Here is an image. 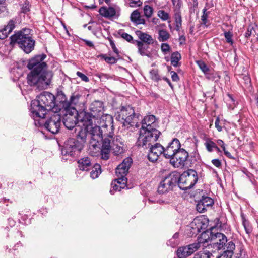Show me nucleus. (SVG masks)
Masks as SVG:
<instances>
[{
  "mask_svg": "<svg viewBox=\"0 0 258 258\" xmlns=\"http://www.w3.org/2000/svg\"><path fill=\"white\" fill-rule=\"evenodd\" d=\"M64 94L62 87L57 89L56 98L51 93L43 92L37 96V99L32 100L30 111L35 125H37V118L44 119L47 112H63L64 111Z\"/></svg>",
  "mask_w": 258,
  "mask_h": 258,
  "instance_id": "nucleus-1",
  "label": "nucleus"
},
{
  "mask_svg": "<svg viewBox=\"0 0 258 258\" xmlns=\"http://www.w3.org/2000/svg\"><path fill=\"white\" fill-rule=\"evenodd\" d=\"M44 54L35 56L30 60L27 67L31 71L27 75L28 84L35 89L42 90L47 88L52 78L51 72L47 71V64L44 62Z\"/></svg>",
  "mask_w": 258,
  "mask_h": 258,
  "instance_id": "nucleus-2",
  "label": "nucleus"
},
{
  "mask_svg": "<svg viewBox=\"0 0 258 258\" xmlns=\"http://www.w3.org/2000/svg\"><path fill=\"white\" fill-rule=\"evenodd\" d=\"M99 125L93 124L89 127V137L90 138V149H100V142H102L104 138L111 137L114 131L113 118L111 116L106 114L100 118V121H97Z\"/></svg>",
  "mask_w": 258,
  "mask_h": 258,
  "instance_id": "nucleus-3",
  "label": "nucleus"
},
{
  "mask_svg": "<svg viewBox=\"0 0 258 258\" xmlns=\"http://www.w3.org/2000/svg\"><path fill=\"white\" fill-rule=\"evenodd\" d=\"M89 127L87 125L83 127L78 126L75 128V132L78 131L76 134L78 140L70 138L68 140L66 144V156L70 155L71 157H75L78 155L83 148V144L86 142L87 137H89Z\"/></svg>",
  "mask_w": 258,
  "mask_h": 258,
  "instance_id": "nucleus-4",
  "label": "nucleus"
},
{
  "mask_svg": "<svg viewBox=\"0 0 258 258\" xmlns=\"http://www.w3.org/2000/svg\"><path fill=\"white\" fill-rule=\"evenodd\" d=\"M217 227L213 226L209 229L202 231L199 237L200 241L201 244L211 241V244L213 245L214 248L226 250V245L229 241L224 234L217 232Z\"/></svg>",
  "mask_w": 258,
  "mask_h": 258,
  "instance_id": "nucleus-5",
  "label": "nucleus"
},
{
  "mask_svg": "<svg viewBox=\"0 0 258 258\" xmlns=\"http://www.w3.org/2000/svg\"><path fill=\"white\" fill-rule=\"evenodd\" d=\"M29 29H23L15 32L10 37V44H17L26 53H30L34 48L35 41L32 38Z\"/></svg>",
  "mask_w": 258,
  "mask_h": 258,
  "instance_id": "nucleus-6",
  "label": "nucleus"
},
{
  "mask_svg": "<svg viewBox=\"0 0 258 258\" xmlns=\"http://www.w3.org/2000/svg\"><path fill=\"white\" fill-rule=\"evenodd\" d=\"M114 117L123 126H135L136 127L139 126L140 118H142L140 114L135 111L134 108L130 105L121 106L115 113Z\"/></svg>",
  "mask_w": 258,
  "mask_h": 258,
  "instance_id": "nucleus-7",
  "label": "nucleus"
},
{
  "mask_svg": "<svg viewBox=\"0 0 258 258\" xmlns=\"http://www.w3.org/2000/svg\"><path fill=\"white\" fill-rule=\"evenodd\" d=\"M64 111L63 112L54 113L50 118L46 122H44L43 119L37 118L36 126L44 125L46 128L52 134H56L58 132L61 121L64 124Z\"/></svg>",
  "mask_w": 258,
  "mask_h": 258,
  "instance_id": "nucleus-8",
  "label": "nucleus"
},
{
  "mask_svg": "<svg viewBox=\"0 0 258 258\" xmlns=\"http://www.w3.org/2000/svg\"><path fill=\"white\" fill-rule=\"evenodd\" d=\"M178 175L177 184L183 190L191 188L198 180L197 172L192 169H188L181 175L178 172Z\"/></svg>",
  "mask_w": 258,
  "mask_h": 258,
  "instance_id": "nucleus-9",
  "label": "nucleus"
},
{
  "mask_svg": "<svg viewBox=\"0 0 258 258\" xmlns=\"http://www.w3.org/2000/svg\"><path fill=\"white\" fill-rule=\"evenodd\" d=\"M161 133L158 130H147L141 128L140 134L138 139V146L147 148L158 139Z\"/></svg>",
  "mask_w": 258,
  "mask_h": 258,
  "instance_id": "nucleus-10",
  "label": "nucleus"
},
{
  "mask_svg": "<svg viewBox=\"0 0 258 258\" xmlns=\"http://www.w3.org/2000/svg\"><path fill=\"white\" fill-rule=\"evenodd\" d=\"M178 176V172H172L165 176L158 186V192L164 194L172 190L177 184Z\"/></svg>",
  "mask_w": 258,
  "mask_h": 258,
  "instance_id": "nucleus-11",
  "label": "nucleus"
},
{
  "mask_svg": "<svg viewBox=\"0 0 258 258\" xmlns=\"http://www.w3.org/2000/svg\"><path fill=\"white\" fill-rule=\"evenodd\" d=\"M133 160L130 157H127L123 160L116 168L115 173L119 180H121V185L124 186L125 182L127 181L126 176L128 172V170L132 164Z\"/></svg>",
  "mask_w": 258,
  "mask_h": 258,
  "instance_id": "nucleus-12",
  "label": "nucleus"
},
{
  "mask_svg": "<svg viewBox=\"0 0 258 258\" xmlns=\"http://www.w3.org/2000/svg\"><path fill=\"white\" fill-rule=\"evenodd\" d=\"M188 157V153L185 149L180 148L170 159V162L174 167H182L186 164Z\"/></svg>",
  "mask_w": 258,
  "mask_h": 258,
  "instance_id": "nucleus-13",
  "label": "nucleus"
},
{
  "mask_svg": "<svg viewBox=\"0 0 258 258\" xmlns=\"http://www.w3.org/2000/svg\"><path fill=\"white\" fill-rule=\"evenodd\" d=\"M201 245V242L200 241V238L198 237L197 242L178 248L176 251L177 255L179 258H186L198 250Z\"/></svg>",
  "mask_w": 258,
  "mask_h": 258,
  "instance_id": "nucleus-14",
  "label": "nucleus"
},
{
  "mask_svg": "<svg viewBox=\"0 0 258 258\" xmlns=\"http://www.w3.org/2000/svg\"><path fill=\"white\" fill-rule=\"evenodd\" d=\"M78 111L75 107H71L70 109L66 107V128L70 130L77 127L78 121Z\"/></svg>",
  "mask_w": 258,
  "mask_h": 258,
  "instance_id": "nucleus-15",
  "label": "nucleus"
},
{
  "mask_svg": "<svg viewBox=\"0 0 258 258\" xmlns=\"http://www.w3.org/2000/svg\"><path fill=\"white\" fill-rule=\"evenodd\" d=\"M103 104L99 101H95L90 104L89 107L90 113L93 116L95 123H96L95 120L100 121V118L105 116V115H103Z\"/></svg>",
  "mask_w": 258,
  "mask_h": 258,
  "instance_id": "nucleus-16",
  "label": "nucleus"
},
{
  "mask_svg": "<svg viewBox=\"0 0 258 258\" xmlns=\"http://www.w3.org/2000/svg\"><path fill=\"white\" fill-rule=\"evenodd\" d=\"M164 147L159 143H156L150 147L149 152L148 155V159L151 162H155L159 156L163 155L164 156Z\"/></svg>",
  "mask_w": 258,
  "mask_h": 258,
  "instance_id": "nucleus-17",
  "label": "nucleus"
},
{
  "mask_svg": "<svg viewBox=\"0 0 258 258\" xmlns=\"http://www.w3.org/2000/svg\"><path fill=\"white\" fill-rule=\"evenodd\" d=\"M180 147L179 140L177 138H174L168 145L164 148V157L170 159Z\"/></svg>",
  "mask_w": 258,
  "mask_h": 258,
  "instance_id": "nucleus-18",
  "label": "nucleus"
},
{
  "mask_svg": "<svg viewBox=\"0 0 258 258\" xmlns=\"http://www.w3.org/2000/svg\"><path fill=\"white\" fill-rule=\"evenodd\" d=\"M111 138L110 137H106L104 139L103 141L102 142V146L101 148L100 147V149H96V150H100V155L102 159L107 160L109 158L110 151L111 150Z\"/></svg>",
  "mask_w": 258,
  "mask_h": 258,
  "instance_id": "nucleus-19",
  "label": "nucleus"
},
{
  "mask_svg": "<svg viewBox=\"0 0 258 258\" xmlns=\"http://www.w3.org/2000/svg\"><path fill=\"white\" fill-rule=\"evenodd\" d=\"M207 223L208 221L205 218H198L195 219L190 224L193 234H197L201 232L202 230H205L207 227Z\"/></svg>",
  "mask_w": 258,
  "mask_h": 258,
  "instance_id": "nucleus-20",
  "label": "nucleus"
},
{
  "mask_svg": "<svg viewBox=\"0 0 258 258\" xmlns=\"http://www.w3.org/2000/svg\"><path fill=\"white\" fill-rule=\"evenodd\" d=\"M99 12L100 15L106 18L116 19L120 15V9L118 7L114 8L112 7L109 8L102 7L99 9Z\"/></svg>",
  "mask_w": 258,
  "mask_h": 258,
  "instance_id": "nucleus-21",
  "label": "nucleus"
},
{
  "mask_svg": "<svg viewBox=\"0 0 258 258\" xmlns=\"http://www.w3.org/2000/svg\"><path fill=\"white\" fill-rule=\"evenodd\" d=\"M111 150L113 151L115 155H117L123 152V143L121 138L119 136H114V132L111 135Z\"/></svg>",
  "mask_w": 258,
  "mask_h": 258,
  "instance_id": "nucleus-22",
  "label": "nucleus"
},
{
  "mask_svg": "<svg viewBox=\"0 0 258 258\" xmlns=\"http://www.w3.org/2000/svg\"><path fill=\"white\" fill-rule=\"evenodd\" d=\"M214 204L213 200L208 196H202L198 201L196 208L200 213H204L207 210V208L212 206Z\"/></svg>",
  "mask_w": 258,
  "mask_h": 258,
  "instance_id": "nucleus-23",
  "label": "nucleus"
},
{
  "mask_svg": "<svg viewBox=\"0 0 258 258\" xmlns=\"http://www.w3.org/2000/svg\"><path fill=\"white\" fill-rule=\"evenodd\" d=\"M16 21L12 19L10 20L6 25L0 29V39H4L7 38L8 35L12 32L15 28Z\"/></svg>",
  "mask_w": 258,
  "mask_h": 258,
  "instance_id": "nucleus-24",
  "label": "nucleus"
},
{
  "mask_svg": "<svg viewBox=\"0 0 258 258\" xmlns=\"http://www.w3.org/2000/svg\"><path fill=\"white\" fill-rule=\"evenodd\" d=\"M156 126V118L155 116L153 115H149L144 117L142 121L141 128L152 131L153 130H157L155 128Z\"/></svg>",
  "mask_w": 258,
  "mask_h": 258,
  "instance_id": "nucleus-25",
  "label": "nucleus"
},
{
  "mask_svg": "<svg viewBox=\"0 0 258 258\" xmlns=\"http://www.w3.org/2000/svg\"><path fill=\"white\" fill-rule=\"evenodd\" d=\"M78 121H80L83 123V126L87 125L89 126L93 124V116L89 112H87L85 111H82L80 112H78Z\"/></svg>",
  "mask_w": 258,
  "mask_h": 258,
  "instance_id": "nucleus-26",
  "label": "nucleus"
},
{
  "mask_svg": "<svg viewBox=\"0 0 258 258\" xmlns=\"http://www.w3.org/2000/svg\"><path fill=\"white\" fill-rule=\"evenodd\" d=\"M133 44H136L138 47V52L142 56H146L148 57H150L151 53L148 50L149 44H147L142 43L141 41L135 40L132 42Z\"/></svg>",
  "mask_w": 258,
  "mask_h": 258,
  "instance_id": "nucleus-27",
  "label": "nucleus"
},
{
  "mask_svg": "<svg viewBox=\"0 0 258 258\" xmlns=\"http://www.w3.org/2000/svg\"><path fill=\"white\" fill-rule=\"evenodd\" d=\"M135 33L140 39V41L142 42V43L147 44H152L154 43V40L151 35L140 30H137Z\"/></svg>",
  "mask_w": 258,
  "mask_h": 258,
  "instance_id": "nucleus-28",
  "label": "nucleus"
},
{
  "mask_svg": "<svg viewBox=\"0 0 258 258\" xmlns=\"http://www.w3.org/2000/svg\"><path fill=\"white\" fill-rule=\"evenodd\" d=\"M226 246V250H224L223 253L217 258H231L235 248V244L232 241H230V242L227 243Z\"/></svg>",
  "mask_w": 258,
  "mask_h": 258,
  "instance_id": "nucleus-29",
  "label": "nucleus"
},
{
  "mask_svg": "<svg viewBox=\"0 0 258 258\" xmlns=\"http://www.w3.org/2000/svg\"><path fill=\"white\" fill-rule=\"evenodd\" d=\"M131 21L136 25L139 24H145V20L141 15L140 13L138 10H134L130 16Z\"/></svg>",
  "mask_w": 258,
  "mask_h": 258,
  "instance_id": "nucleus-30",
  "label": "nucleus"
},
{
  "mask_svg": "<svg viewBox=\"0 0 258 258\" xmlns=\"http://www.w3.org/2000/svg\"><path fill=\"white\" fill-rule=\"evenodd\" d=\"M78 163L79 169L82 171H88L92 167L90 159L88 157L81 158Z\"/></svg>",
  "mask_w": 258,
  "mask_h": 258,
  "instance_id": "nucleus-31",
  "label": "nucleus"
},
{
  "mask_svg": "<svg viewBox=\"0 0 258 258\" xmlns=\"http://www.w3.org/2000/svg\"><path fill=\"white\" fill-rule=\"evenodd\" d=\"M121 180H119V178L115 179L111 183L112 188L110 190V192L111 195H113L114 194L115 191H120L121 189L124 188L126 186L127 181L125 182L124 186H122L121 182Z\"/></svg>",
  "mask_w": 258,
  "mask_h": 258,
  "instance_id": "nucleus-32",
  "label": "nucleus"
},
{
  "mask_svg": "<svg viewBox=\"0 0 258 258\" xmlns=\"http://www.w3.org/2000/svg\"><path fill=\"white\" fill-rule=\"evenodd\" d=\"M80 95L78 94L73 93L70 97V100H66V107L70 109L71 107H75V106L78 103Z\"/></svg>",
  "mask_w": 258,
  "mask_h": 258,
  "instance_id": "nucleus-33",
  "label": "nucleus"
},
{
  "mask_svg": "<svg viewBox=\"0 0 258 258\" xmlns=\"http://www.w3.org/2000/svg\"><path fill=\"white\" fill-rule=\"evenodd\" d=\"M159 36L158 39L160 42H164L168 40L170 35L169 33L166 30L160 29L158 31Z\"/></svg>",
  "mask_w": 258,
  "mask_h": 258,
  "instance_id": "nucleus-34",
  "label": "nucleus"
},
{
  "mask_svg": "<svg viewBox=\"0 0 258 258\" xmlns=\"http://www.w3.org/2000/svg\"><path fill=\"white\" fill-rule=\"evenodd\" d=\"M181 56L178 52H173L171 56V63L174 67H177L179 61L181 59Z\"/></svg>",
  "mask_w": 258,
  "mask_h": 258,
  "instance_id": "nucleus-35",
  "label": "nucleus"
},
{
  "mask_svg": "<svg viewBox=\"0 0 258 258\" xmlns=\"http://www.w3.org/2000/svg\"><path fill=\"white\" fill-rule=\"evenodd\" d=\"M206 78L209 80H212L215 82H218L219 81L220 76L218 72H208L206 75H205Z\"/></svg>",
  "mask_w": 258,
  "mask_h": 258,
  "instance_id": "nucleus-36",
  "label": "nucleus"
},
{
  "mask_svg": "<svg viewBox=\"0 0 258 258\" xmlns=\"http://www.w3.org/2000/svg\"><path fill=\"white\" fill-rule=\"evenodd\" d=\"M100 173L101 166L99 164H96L93 167V169L90 172V176L92 179H95Z\"/></svg>",
  "mask_w": 258,
  "mask_h": 258,
  "instance_id": "nucleus-37",
  "label": "nucleus"
},
{
  "mask_svg": "<svg viewBox=\"0 0 258 258\" xmlns=\"http://www.w3.org/2000/svg\"><path fill=\"white\" fill-rule=\"evenodd\" d=\"M212 254L208 250L200 251L195 255L194 258H211Z\"/></svg>",
  "mask_w": 258,
  "mask_h": 258,
  "instance_id": "nucleus-38",
  "label": "nucleus"
},
{
  "mask_svg": "<svg viewBox=\"0 0 258 258\" xmlns=\"http://www.w3.org/2000/svg\"><path fill=\"white\" fill-rule=\"evenodd\" d=\"M196 63L201 71L204 73L205 75L210 71L209 68L206 64L202 60L196 61Z\"/></svg>",
  "mask_w": 258,
  "mask_h": 258,
  "instance_id": "nucleus-39",
  "label": "nucleus"
},
{
  "mask_svg": "<svg viewBox=\"0 0 258 258\" xmlns=\"http://www.w3.org/2000/svg\"><path fill=\"white\" fill-rule=\"evenodd\" d=\"M100 57L104 59L106 62L110 64H115L117 61V59L116 58L112 56H107L105 54H101L100 55Z\"/></svg>",
  "mask_w": 258,
  "mask_h": 258,
  "instance_id": "nucleus-40",
  "label": "nucleus"
},
{
  "mask_svg": "<svg viewBox=\"0 0 258 258\" xmlns=\"http://www.w3.org/2000/svg\"><path fill=\"white\" fill-rule=\"evenodd\" d=\"M118 34L123 39H125V40H126L128 42H131L132 43L133 41H134L133 40V37L131 35L128 34H127L126 33L124 32L122 30H119V31Z\"/></svg>",
  "mask_w": 258,
  "mask_h": 258,
  "instance_id": "nucleus-41",
  "label": "nucleus"
},
{
  "mask_svg": "<svg viewBox=\"0 0 258 258\" xmlns=\"http://www.w3.org/2000/svg\"><path fill=\"white\" fill-rule=\"evenodd\" d=\"M144 13L147 18H150L153 13V9L149 5H145L144 7Z\"/></svg>",
  "mask_w": 258,
  "mask_h": 258,
  "instance_id": "nucleus-42",
  "label": "nucleus"
},
{
  "mask_svg": "<svg viewBox=\"0 0 258 258\" xmlns=\"http://www.w3.org/2000/svg\"><path fill=\"white\" fill-rule=\"evenodd\" d=\"M242 225L247 234H248L251 232L252 229L249 225V222L243 217H242Z\"/></svg>",
  "mask_w": 258,
  "mask_h": 258,
  "instance_id": "nucleus-43",
  "label": "nucleus"
},
{
  "mask_svg": "<svg viewBox=\"0 0 258 258\" xmlns=\"http://www.w3.org/2000/svg\"><path fill=\"white\" fill-rule=\"evenodd\" d=\"M150 73L152 80L155 81H159L161 80L157 70L152 69Z\"/></svg>",
  "mask_w": 258,
  "mask_h": 258,
  "instance_id": "nucleus-44",
  "label": "nucleus"
},
{
  "mask_svg": "<svg viewBox=\"0 0 258 258\" xmlns=\"http://www.w3.org/2000/svg\"><path fill=\"white\" fill-rule=\"evenodd\" d=\"M158 16L163 21H166L170 18L169 14L164 10H159L158 12Z\"/></svg>",
  "mask_w": 258,
  "mask_h": 258,
  "instance_id": "nucleus-45",
  "label": "nucleus"
},
{
  "mask_svg": "<svg viewBox=\"0 0 258 258\" xmlns=\"http://www.w3.org/2000/svg\"><path fill=\"white\" fill-rule=\"evenodd\" d=\"M205 145L207 151L211 152L213 151L214 147H215V143L210 140H208L205 143Z\"/></svg>",
  "mask_w": 258,
  "mask_h": 258,
  "instance_id": "nucleus-46",
  "label": "nucleus"
},
{
  "mask_svg": "<svg viewBox=\"0 0 258 258\" xmlns=\"http://www.w3.org/2000/svg\"><path fill=\"white\" fill-rule=\"evenodd\" d=\"M161 49L164 54H166L170 52L171 48L168 44L163 43L161 44Z\"/></svg>",
  "mask_w": 258,
  "mask_h": 258,
  "instance_id": "nucleus-47",
  "label": "nucleus"
},
{
  "mask_svg": "<svg viewBox=\"0 0 258 258\" xmlns=\"http://www.w3.org/2000/svg\"><path fill=\"white\" fill-rule=\"evenodd\" d=\"M207 11L206 8H204L203 10V15L201 16V20H202V24L205 25L206 27H207V17H208V14L206 12Z\"/></svg>",
  "mask_w": 258,
  "mask_h": 258,
  "instance_id": "nucleus-48",
  "label": "nucleus"
},
{
  "mask_svg": "<svg viewBox=\"0 0 258 258\" xmlns=\"http://www.w3.org/2000/svg\"><path fill=\"white\" fill-rule=\"evenodd\" d=\"M224 37L226 40V42L228 43H230L231 44H233V40L232 39V33L229 32H225L224 33Z\"/></svg>",
  "mask_w": 258,
  "mask_h": 258,
  "instance_id": "nucleus-49",
  "label": "nucleus"
},
{
  "mask_svg": "<svg viewBox=\"0 0 258 258\" xmlns=\"http://www.w3.org/2000/svg\"><path fill=\"white\" fill-rule=\"evenodd\" d=\"M30 10L29 5L28 2H25L21 7V12L27 13Z\"/></svg>",
  "mask_w": 258,
  "mask_h": 258,
  "instance_id": "nucleus-50",
  "label": "nucleus"
},
{
  "mask_svg": "<svg viewBox=\"0 0 258 258\" xmlns=\"http://www.w3.org/2000/svg\"><path fill=\"white\" fill-rule=\"evenodd\" d=\"M77 75L81 79V80L85 82L89 81V79L87 76L80 72H77Z\"/></svg>",
  "mask_w": 258,
  "mask_h": 258,
  "instance_id": "nucleus-51",
  "label": "nucleus"
},
{
  "mask_svg": "<svg viewBox=\"0 0 258 258\" xmlns=\"http://www.w3.org/2000/svg\"><path fill=\"white\" fill-rule=\"evenodd\" d=\"M131 7L140 6L142 5V2L140 0H129Z\"/></svg>",
  "mask_w": 258,
  "mask_h": 258,
  "instance_id": "nucleus-52",
  "label": "nucleus"
},
{
  "mask_svg": "<svg viewBox=\"0 0 258 258\" xmlns=\"http://www.w3.org/2000/svg\"><path fill=\"white\" fill-rule=\"evenodd\" d=\"M175 23H182V18L181 14L179 12L175 14Z\"/></svg>",
  "mask_w": 258,
  "mask_h": 258,
  "instance_id": "nucleus-53",
  "label": "nucleus"
},
{
  "mask_svg": "<svg viewBox=\"0 0 258 258\" xmlns=\"http://www.w3.org/2000/svg\"><path fill=\"white\" fill-rule=\"evenodd\" d=\"M178 241H175V240H173V239L171 238L167 241V244L171 247H174L178 244Z\"/></svg>",
  "mask_w": 258,
  "mask_h": 258,
  "instance_id": "nucleus-54",
  "label": "nucleus"
},
{
  "mask_svg": "<svg viewBox=\"0 0 258 258\" xmlns=\"http://www.w3.org/2000/svg\"><path fill=\"white\" fill-rule=\"evenodd\" d=\"M212 164L216 167L219 168L221 166V162L218 159H213L212 160Z\"/></svg>",
  "mask_w": 258,
  "mask_h": 258,
  "instance_id": "nucleus-55",
  "label": "nucleus"
},
{
  "mask_svg": "<svg viewBox=\"0 0 258 258\" xmlns=\"http://www.w3.org/2000/svg\"><path fill=\"white\" fill-rule=\"evenodd\" d=\"M171 74L172 80L173 81L177 82L179 80V78L175 72L172 71Z\"/></svg>",
  "mask_w": 258,
  "mask_h": 258,
  "instance_id": "nucleus-56",
  "label": "nucleus"
},
{
  "mask_svg": "<svg viewBox=\"0 0 258 258\" xmlns=\"http://www.w3.org/2000/svg\"><path fill=\"white\" fill-rule=\"evenodd\" d=\"M219 123H220L219 118L217 117L216 119V120H215V127L219 132H221L222 130V127L221 126H220L219 125Z\"/></svg>",
  "mask_w": 258,
  "mask_h": 258,
  "instance_id": "nucleus-57",
  "label": "nucleus"
},
{
  "mask_svg": "<svg viewBox=\"0 0 258 258\" xmlns=\"http://www.w3.org/2000/svg\"><path fill=\"white\" fill-rule=\"evenodd\" d=\"M110 43V46H111L113 51H114V52L115 53H116L117 56H118L119 51L117 49V48H116V47L115 46L114 43L113 41H111Z\"/></svg>",
  "mask_w": 258,
  "mask_h": 258,
  "instance_id": "nucleus-58",
  "label": "nucleus"
},
{
  "mask_svg": "<svg viewBox=\"0 0 258 258\" xmlns=\"http://www.w3.org/2000/svg\"><path fill=\"white\" fill-rule=\"evenodd\" d=\"M252 29H253V27H251L250 26H249L248 27L247 30L245 34V37L248 38L251 35Z\"/></svg>",
  "mask_w": 258,
  "mask_h": 258,
  "instance_id": "nucleus-59",
  "label": "nucleus"
},
{
  "mask_svg": "<svg viewBox=\"0 0 258 258\" xmlns=\"http://www.w3.org/2000/svg\"><path fill=\"white\" fill-rule=\"evenodd\" d=\"M82 40L84 41L86 45L90 47H94V44L93 42L90 40H88L86 39H82Z\"/></svg>",
  "mask_w": 258,
  "mask_h": 258,
  "instance_id": "nucleus-60",
  "label": "nucleus"
},
{
  "mask_svg": "<svg viewBox=\"0 0 258 258\" xmlns=\"http://www.w3.org/2000/svg\"><path fill=\"white\" fill-rule=\"evenodd\" d=\"M217 143L219 146H220L222 148V150H224V149L226 148L225 143L222 140H217Z\"/></svg>",
  "mask_w": 258,
  "mask_h": 258,
  "instance_id": "nucleus-61",
  "label": "nucleus"
},
{
  "mask_svg": "<svg viewBox=\"0 0 258 258\" xmlns=\"http://www.w3.org/2000/svg\"><path fill=\"white\" fill-rule=\"evenodd\" d=\"M223 151H224V154L228 158H230V159H232L233 157L232 156H231V154H230V152H229L228 151H227L226 150V148L224 149V150H223Z\"/></svg>",
  "mask_w": 258,
  "mask_h": 258,
  "instance_id": "nucleus-62",
  "label": "nucleus"
},
{
  "mask_svg": "<svg viewBox=\"0 0 258 258\" xmlns=\"http://www.w3.org/2000/svg\"><path fill=\"white\" fill-rule=\"evenodd\" d=\"M178 237H179V234L178 233H176L173 235L172 238L173 239V240H175V241H178Z\"/></svg>",
  "mask_w": 258,
  "mask_h": 258,
  "instance_id": "nucleus-63",
  "label": "nucleus"
},
{
  "mask_svg": "<svg viewBox=\"0 0 258 258\" xmlns=\"http://www.w3.org/2000/svg\"><path fill=\"white\" fill-rule=\"evenodd\" d=\"M182 23H175L176 30L179 31L181 27Z\"/></svg>",
  "mask_w": 258,
  "mask_h": 258,
  "instance_id": "nucleus-64",
  "label": "nucleus"
}]
</instances>
